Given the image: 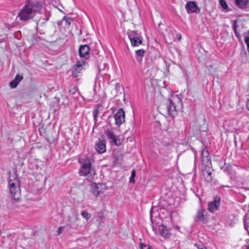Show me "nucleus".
I'll list each match as a JSON object with an SVG mask.
<instances>
[{"label": "nucleus", "mask_w": 249, "mask_h": 249, "mask_svg": "<svg viewBox=\"0 0 249 249\" xmlns=\"http://www.w3.org/2000/svg\"><path fill=\"white\" fill-rule=\"evenodd\" d=\"M42 7L43 2L41 0H26V4L19 12L18 17L20 20L27 21L32 19Z\"/></svg>", "instance_id": "obj_1"}, {"label": "nucleus", "mask_w": 249, "mask_h": 249, "mask_svg": "<svg viewBox=\"0 0 249 249\" xmlns=\"http://www.w3.org/2000/svg\"><path fill=\"white\" fill-rule=\"evenodd\" d=\"M78 161L80 164L79 175L87 178V179L92 181L96 175L94 167L92 165L93 160L91 158L84 156L78 159Z\"/></svg>", "instance_id": "obj_2"}, {"label": "nucleus", "mask_w": 249, "mask_h": 249, "mask_svg": "<svg viewBox=\"0 0 249 249\" xmlns=\"http://www.w3.org/2000/svg\"><path fill=\"white\" fill-rule=\"evenodd\" d=\"M8 184L11 196L15 200H18L21 193L20 181L16 173L10 174Z\"/></svg>", "instance_id": "obj_3"}, {"label": "nucleus", "mask_w": 249, "mask_h": 249, "mask_svg": "<svg viewBox=\"0 0 249 249\" xmlns=\"http://www.w3.org/2000/svg\"><path fill=\"white\" fill-rule=\"evenodd\" d=\"M175 101H176L178 104H179L182 106L181 99L177 96L173 97V99H168L165 104L166 109L168 114L173 118L175 117L177 115L178 112L177 106L175 105Z\"/></svg>", "instance_id": "obj_4"}, {"label": "nucleus", "mask_w": 249, "mask_h": 249, "mask_svg": "<svg viewBox=\"0 0 249 249\" xmlns=\"http://www.w3.org/2000/svg\"><path fill=\"white\" fill-rule=\"evenodd\" d=\"M88 65L87 62L84 61L77 60L76 64L73 66L72 75L74 77H77L81 75L82 71Z\"/></svg>", "instance_id": "obj_5"}, {"label": "nucleus", "mask_w": 249, "mask_h": 249, "mask_svg": "<svg viewBox=\"0 0 249 249\" xmlns=\"http://www.w3.org/2000/svg\"><path fill=\"white\" fill-rule=\"evenodd\" d=\"M114 118L115 124L118 126H120L125 122V112L123 108H120L118 109L117 112L114 115Z\"/></svg>", "instance_id": "obj_6"}, {"label": "nucleus", "mask_w": 249, "mask_h": 249, "mask_svg": "<svg viewBox=\"0 0 249 249\" xmlns=\"http://www.w3.org/2000/svg\"><path fill=\"white\" fill-rule=\"evenodd\" d=\"M220 197L219 196H215L213 198V200L209 202L208 204V210L211 213H213L217 211L220 206Z\"/></svg>", "instance_id": "obj_7"}, {"label": "nucleus", "mask_w": 249, "mask_h": 249, "mask_svg": "<svg viewBox=\"0 0 249 249\" xmlns=\"http://www.w3.org/2000/svg\"><path fill=\"white\" fill-rule=\"evenodd\" d=\"M185 7L189 14L193 13H199L200 12V9L197 7L196 2L194 1L187 2Z\"/></svg>", "instance_id": "obj_8"}, {"label": "nucleus", "mask_w": 249, "mask_h": 249, "mask_svg": "<svg viewBox=\"0 0 249 249\" xmlns=\"http://www.w3.org/2000/svg\"><path fill=\"white\" fill-rule=\"evenodd\" d=\"M195 222H201L203 224L207 222V212L204 209L199 210L194 219Z\"/></svg>", "instance_id": "obj_9"}, {"label": "nucleus", "mask_w": 249, "mask_h": 249, "mask_svg": "<svg viewBox=\"0 0 249 249\" xmlns=\"http://www.w3.org/2000/svg\"><path fill=\"white\" fill-rule=\"evenodd\" d=\"M106 142L105 140L99 139L95 145V148L97 152L102 154L106 152Z\"/></svg>", "instance_id": "obj_10"}, {"label": "nucleus", "mask_w": 249, "mask_h": 249, "mask_svg": "<svg viewBox=\"0 0 249 249\" xmlns=\"http://www.w3.org/2000/svg\"><path fill=\"white\" fill-rule=\"evenodd\" d=\"M89 48L87 45H82L79 47V53L81 57L87 58L89 56Z\"/></svg>", "instance_id": "obj_11"}, {"label": "nucleus", "mask_w": 249, "mask_h": 249, "mask_svg": "<svg viewBox=\"0 0 249 249\" xmlns=\"http://www.w3.org/2000/svg\"><path fill=\"white\" fill-rule=\"evenodd\" d=\"M203 175L206 181L211 182L213 180V178L212 175V169L210 167H205V168L203 171Z\"/></svg>", "instance_id": "obj_12"}, {"label": "nucleus", "mask_w": 249, "mask_h": 249, "mask_svg": "<svg viewBox=\"0 0 249 249\" xmlns=\"http://www.w3.org/2000/svg\"><path fill=\"white\" fill-rule=\"evenodd\" d=\"M159 230L161 236L165 238H168L169 237L170 234L169 230L165 226L163 225H160L159 226Z\"/></svg>", "instance_id": "obj_13"}, {"label": "nucleus", "mask_w": 249, "mask_h": 249, "mask_svg": "<svg viewBox=\"0 0 249 249\" xmlns=\"http://www.w3.org/2000/svg\"><path fill=\"white\" fill-rule=\"evenodd\" d=\"M201 160L203 163H208L210 160L209 153L206 147L204 148L201 151Z\"/></svg>", "instance_id": "obj_14"}, {"label": "nucleus", "mask_w": 249, "mask_h": 249, "mask_svg": "<svg viewBox=\"0 0 249 249\" xmlns=\"http://www.w3.org/2000/svg\"><path fill=\"white\" fill-rule=\"evenodd\" d=\"M23 76L19 74H17L15 78L10 83V86L11 88H15L17 87L19 83L23 79Z\"/></svg>", "instance_id": "obj_15"}, {"label": "nucleus", "mask_w": 249, "mask_h": 249, "mask_svg": "<svg viewBox=\"0 0 249 249\" xmlns=\"http://www.w3.org/2000/svg\"><path fill=\"white\" fill-rule=\"evenodd\" d=\"M236 5L240 9L246 8L249 1L248 0H235Z\"/></svg>", "instance_id": "obj_16"}, {"label": "nucleus", "mask_w": 249, "mask_h": 249, "mask_svg": "<svg viewBox=\"0 0 249 249\" xmlns=\"http://www.w3.org/2000/svg\"><path fill=\"white\" fill-rule=\"evenodd\" d=\"M142 38L141 36L135 37V38H132V40H130L131 44L132 46L133 47H138L140 45L142 44Z\"/></svg>", "instance_id": "obj_17"}, {"label": "nucleus", "mask_w": 249, "mask_h": 249, "mask_svg": "<svg viewBox=\"0 0 249 249\" xmlns=\"http://www.w3.org/2000/svg\"><path fill=\"white\" fill-rule=\"evenodd\" d=\"M145 52L143 49H140L136 51V59L137 61L140 62L142 60Z\"/></svg>", "instance_id": "obj_18"}, {"label": "nucleus", "mask_w": 249, "mask_h": 249, "mask_svg": "<svg viewBox=\"0 0 249 249\" xmlns=\"http://www.w3.org/2000/svg\"><path fill=\"white\" fill-rule=\"evenodd\" d=\"M91 192L95 197H97L101 192L99 191V186L96 184L91 186Z\"/></svg>", "instance_id": "obj_19"}, {"label": "nucleus", "mask_w": 249, "mask_h": 249, "mask_svg": "<svg viewBox=\"0 0 249 249\" xmlns=\"http://www.w3.org/2000/svg\"><path fill=\"white\" fill-rule=\"evenodd\" d=\"M232 28L234 31V34L235 36L238 37L239 39L240 38V33L237 31V27L238 25L237 24V21L236 20H232Z\"/></svg>", "instance_id": "obj_20"}, {"label": "nucleus", "mask_w": 249, "mask_h": 249, "mask_svg": "<svg viewBox=\"0 0 249 249\" xmlns=\"http://www.w3.org/2000/svg\"><path fill=\"white\" fill-rule=\"evenodd\" d=\"M127 34L130 40H132V38L138 37L141 36L137 32L135 31H129L127 32Z\"/></svg>", "instance_id": "obj_21"}, {"label": "nucleus", "mask_w": 249, "mask_h": 249, "mask_svg": "<svg viewBox=\"0 0 249 249\" xmlns=\"http://www.w3.org/2000/svg\"><path fill=\"white\" fill-rule=\"evenodd\" d=\"M99 113V107H97L96 108L93 109V111H92V114H93V118H94V122L95 124H96L97 121V118H98V115Z\"/></svg>", "instance_id": "obj_22"}, {"label": "nucleus", "mask_w": 249, "mask_h": 249, "mask_svg": "<svg viewBox=\"0 0 249 249\" xmlns=\"http://www.w3.org/2000/svg\"><path fill=\"white\" fill-rule=\"evenodd\" d=\"M63 20L66 22V26L69 27L71 24V22L73 21L72 18L68 16H64L63 18Z\"/></svg>", "instance_id": "obj_23"}, {"label": "nucleus", "mask_w": 249, "mask_h": 249, "mask_svg": "<svg viewBox=\"0 0 249 249\" xmlns=\"http://www.w3.org/2000/svg\"><path fill=\"white\" fill-rule=\"evenodd\" d=\"M110 142L117 146H120L121 144L120 140L116 136L112 139Z\"/></svg>", "instance_id": "obj_24"}, {"label": "nucleus", "mask_w": 249, "mask_h": 249, "mask_svg": "<svg viewBox=\"0 0 249 249\" xmlns=\"http://www.w3.org/2000/svg\"><path fill=\"white\" fill-rule=\"evenodd\" d=\"M105 134L106 135L107 138L110 140H111L112 139H113L114 137L116 136L113 133V132L110 131L109 130H105Z\"/></svg>", "instance_id": "obj_25"}, {"label": "nucleus", "mask_w": 249, "mask_h": 249, "mask_svg": "<svg viewBox=\"0 0 249 249\" xmlns=\"http://www.w3.org/2000/svg\"><path fill=\"white\" fill-rule=\"evenodd\" d=\"M135 176H136V171H135V170L133 169L131 171V176H130V178H129V182L130 183H135Z\"/></svg>", "instance_id": "obj_26"}, {"label": "nucleus", "mask_w": 249, "mask_h": 249, "mask_svg": "<svg viewBox=\"0 0 249 249\" xmlns=\"http://www.w3.org/2000/svg\"><path fill=\"white\" fill-rule=\"evenodd\" d=\"M81 215L83 216V217L86 219L87 221L91 217V214L85 211H82L81 212Z\"/></svg>", "instance_id": "obj_27"}, {"label": "nucleus", "mask_w": 249, "mask_h": 249, "mask_svg": "<svg viewBox=\"0 0 249 249\" xmlns=\"http://www.w3.org/2000/svg\"><path fill=\"white\" fill-rule=\"evenodd\" d=\"M140 249H152L150 246L145 244L142 242L139 244Z\"/></svg>", "instance_id": "obj_28"}, {"label": "nucleus", "mask_w": 249, "mask_h": 249, "mask_svg": "<svg viewBox=\"0 0 249 249\" xmlns=\"http://www.w3.org/2000/svg\"><path fill=\"white\" fill-rule=\"evenodd\" d=\"M219 3L221 7L225 10H226L228 8V6L227 2L225 0H219Z\"/></svg>", "instance_id": "obj_29"}, {"label": "nucleus", "mask_w": 249, "mask_h": 249, "mask_svg": "<svg viewBox=\"0 0 249 249\" xmlns=\"http://www.w3.org/2000/svg\"><path fill=\"white\" fill-rule=\"evenodd\" d=\"M245 42L247 46L248 51L249 53V37L245 36Z\"/></svg>", "instance_id": "obj_30"}, {"label": "nucleus", "mask_w": 249, "mask_h": 249, "mask_svg": "<svg viewBox=\"0 0 249 249\" xmlns=\"http://www.w3.org/2000/svg\"><path fill=\"white\" fill-rule=\"evenodd\" d=\"M120 89V84L119 83H117L115 85V89L116 92H118Z\"/></svg>", "instance_id": "obj_31"}, {"label": "nucleus", "mask_w": 249, "mask_h": 249, "mask_svg": "<svg viewBox=\"0 0 249 249\" xmlns=\"http://www.w3.org/2000/svg\"><path fill=\"white\" fill-rule=\"evenodd\" d=\"M54 102L56 104H59L60 102V99L57 97H54Z\"/></svg>", "instance_id": "obj_32"}, {"label": "nucleus", "mask_w": 249, "mask_h": 249, "mask_svg": "<svg viewBox=\"0 0 249 249\" xmlns=\"http://www.w3.org/2000/svg\"><path fill=\"white\" fill-rule=\"evenodd\" d=\"M63 228L62 227H59L58 230H57V234L59 235L61 233V231L63 230Z\"/></svg>", "instance_id": "obj_33"}, {"label": "nucleus", "mask_w": 249, "mask_h": 249, "mask_svg": "<svg viewBox=\"0 0 249 249\" xmlns=\"http://www.w3.org/2000/svg\"><path fill=\"white\" fill-rule=\"evenodd\" d=\"M191 149L193 151V152H194V155H195V158H196V151L195 150V149L193 148V147H191Z\"/></svg>", "instance_id": "obj_34"}, {"label": "nucleus", "mask_w": 249, "mask_h": 249, "mask_svg": "<svg viewBox=\"0 0 249 249\" xmlns=\"http://www.w3.org/2000/svg\"><path fill=\"white\" fill-rule=\"evenodd\" d=\"M246 107L249 110V100H248L246 103Z\"/></svg>", "instance_id": "obj_35"}, {"label": "nucleus", "mask_w": 249, "mask_h": 249, "mask_svg": "<svg viewBox=\"0 0 249 249\" xmlns=\"http://www.w3.org/2000/svg\"><path fill=\"white\" fill-rule=\"evenodd\" d=\"M71 228H73V229H76L77 228V225H71Z\"/></svg>", "instance_id": "obj_36"}, {"label": "nucleus", "mask_w": 249, "mask_h": 249, "mask_svg": "<svg viewBox=\"0 0 249 249\" xmlns=\"http://www.w3.org/2000/svg\"><path fill=\"white\" fill-rule=\"evenodd\" d=\"M57 112V110L56 109H54L53 111V113L54 115H57L56 113Z\"/></svg>", "instance_id": "obj_37"}, {"label": "nucleus", "mask_w": 249, "mask_h": 249, "mask_svg": "<svg viewBox=\"0 0 249 249\" xmlns=\"http://www.w3.org/2000/svg\"><path fill=\"white\" fill-rule=\"evenodd\" d=\"M178 39H179V40H180V39H181V35H180V34H178Z\"/></svg>", "instance_id": "obj_38"}, {"label": "nucleus", "mask_w": 249, "mask_h": 249, "mask_svg": "<svg viewBox=\"0 0 249 249\" xmlns=\"http://www.w3.org/2000/svg\"><path fill=\"white\" fill-rule=\"evenodd\" d=\"M198 249H207L206 248L202 247L201 248H198Z\"/></svg>", "instance_id": "obj_39"}, {"label": "nucleus", "mask_w": 249, "mask_h": 249, "mask_svg": "<svg viewBox=\"0 0 249 249\" xmlns=\"http://www.w3.org/2000/svg\"><path fill=\"white\" fill-rule=\"evenodd\" d=\"M246 249H249V245L247 246Z\"/></svg>", "instance_id": "obj_40"}, {"label": "nucleus", "mask_w": 249, "mask_h": 249, "mask_svg": "<svg viewBox=\"0 0 249 249\" xmlns=\"http://www.w3.org/2000/svg\"><path fill=\"white\" fill-rule=\"evenodd\" d=\"M49 20V18H46V21H47V20Z\"/></svg>", "instance_id": "obj_41"}]
</instances>
